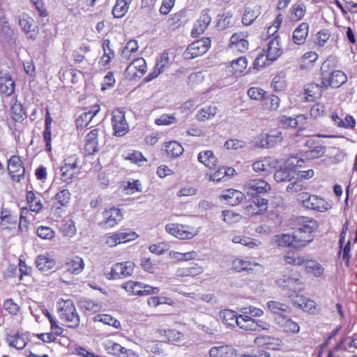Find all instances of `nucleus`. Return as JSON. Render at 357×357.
I'll list each match as a JSON object with an SVG mask.
<instances>
[{
  "label": "nucleus",
  "instance_id": "nucleus-39",
  "mask_svg": "<svg viewBox=\"0 0 357 357\" xmlns=\"http://www.w3.org/2000/svg\"><path fill=\"white\" fill-rule=\"evenodd\" d=\"M13 103L10 107V112L13 119L15 121H22L26 118V113L22 105L17 101L16 98L12 100Z\"/></svg>",
  "mask_w": 357,
  "mask_h": 357
},
{
  "label": "nucleus",
  "instance_id": "nucleus-53",
  "mask_svg": "<svg viewBox=\"0 0 357 357\" xmlns=\"http://www.w3.org/2000/svg\"><path fill=\"white\" fill-rule=\"evenodd\" d=\"M268 308L274 314L282 316V312H286L289 310V306L285 303L275 301H270L266 304Z\"/></svg>",
  "mask_w": 357,
  "mask_h": 357
},
{
  "label": "nucleus",
  "instance_id": "nucleus-37",
  "mask_svg": "<svg viewBox=\"0 0 357 357\" xmlns=\"http://www.w3.org/2000/svg\"><path fill=\"white\" fill-rule=\"evenodd\" d=\"M84 268L83 259L79 257H74L66 264V271L73 274L80 273Z\"/></svg>",
  "mask_w": 357,
  "mask_h": 357
},
{
  "label": "nucleus",
  "instance_id": "nucleus-29",
  "mask_svg": "<svg viewBox=\"0 0 357 357\" xmlns=\"http://www.w3.org/2000/svg\"><path fill=\"white\" fill-rule=\"evenodd\" d=\"M309 24L306 22L301 23L293 32L292 40L298 45L305 43L308 35Z\"/></svg>",
  "mask_w": 357,
  "mask_h": 357
},
{
  "label": "nucleus",
  "instance_id": "nucleus-42",
  "mask_svg": "<svg viewBox=\"0 0 357 357\" xmlns=\"http://www.w3.org/2000/svg\"><path fill=\"white\" fill-rule=\"evenodd\" d=\"M165 151L168 157L177 158L183 154V148L178 142L172 141L166 144Z\"/></svg>",
  "mask_w": 357,
  "mask_h": 357
},
{
  "label": "nucleus",
  "instance_id": "nucleus-41",
  "mask_svg": "<svg viewBox=\"0 0 357 357\" xmlns=\"http://www.w3.org/2000/svg\"><path fill=\"white\" fill-rule=\"evenodd\" d=\"M306 118L304 115H297L296 118L289 117L285 115L280 116L279 117L280 123L286 128H296L298 126V123L301 121H303L305 122Z\"/></svg>",
  "mask_w": 357,
  "mask_h": 357
},
{
  "label": "nucleus",
  "instance_id": "nucleus-45",
  "mask_svg": "<svg viewBox=\"0 0 357 357\" xmlns=\"http://www.w3.org/2000/svg\"><path fill=\"white\" fill-rule=\"evenodd\" d=\"M306 13V6L303 3L294 4L291 8L289 19L291 22L301 20Z\"/></svg>",
  "mask_w": 357,
  "mask_h": 357
},
{
  "label": "nucleus",
  "instance_id": "nucleus-13",
  "mask_svg": "<svg viewBox=\"0 0 357 357\" xmlns=\"http://www.w3.org/2000/svg\"><path fill=\"white\" fill-rule=\"evenodd\" d=\"M70 199V193L68 190L63 189L58 192L54 197V202L51 206L50 211L58 218L62 216L61 207L67 206Z\"/></svg>",
  "mask_w": 357,
  "mask_h": 357
},
{
  "label": "nucleus",
  "instance_id": "nucleus-17",
  "mask_svg": "<svg viewBox=\"0 0 357 357\" xmlns=\"http://www.w3.org/2000/svg\"><path fill=\"white\" fill-rule=\"evenodd\" d=\"M276 284L282 289H289L290 291H292L291 294L301 291L304 288L303 283L299 278L287 275H284L282 278L277 280Z\"/></svg>",
  "mask_w": 357,
  "mask_h": 357
},
{
  "label": "nucleus",
  "instance_id": "nucleus-44",
  "mask_svg": "<svg viewBox=\"0 0 357 357\" xmlns=\"http://www.w3.org/2000/svg\"><path fill=\"white\" fill-rule=\"evenodd\" d=\"M26 199L31 211L36 213L40 211L43 208V204L39 194L36 196L33 191H29L26 194Z\"/></svg>",
  "mask_w": 357,
  "mask_h": 357
},
{
  "label": "nucleus",
  "instance_id": "nucleus-56",
  "mask_svg": "<svg viewBox=\"0 0 357 357\" xmlns=\"http://www.w3.org/2000/svg\"><path fill=\"white\" fill-rule=\"evenodd\" d=\"M284 261L287 264L294 266H301L304 264L303 257L293 251H289L286 253L284 255Z\"/></svg>",
  "mask_w": 357,
  "mask_h": 357
},
{
  "label": "nucleus",
  "instance_id": "nucleus-30",
  "mask_svg": "<svg viewBox=\"0 0 357 357\" xmlns=\"http://www.w3.org/2000/svg\"><path fill=\"white\" fill-rule=\"evenodd\" d=\"M254 342L259 346H266V349L272 350L279 349L282 344L280 339L269 336L257 337Z\"/></svg>",
  "mask_w": 357,
  "mask_h": 357
},
{
  "label": "nucleus",
  "instance_id": "nucleus-16",
  "mask_svg": "<svg viewBox=\"0 0 357 357\" xmlns=\"http://www.w3.org/2000/svg\"><path fill=\"white\" fill-rule=\"evenodd\" d=\"M282 140V132L278 130H272L269 133L261 134L257 142L261 148H271L280 143Z\"/></svg>",
  "mask_w": 357,
  "mask_h": 357
},
{
  "label": "nucleus",
  "instance_id": "nucleus-54",
  "mask_svg": "<svg viewBox=\"0 0 357 357\" xmlns=\"http://www.w3.org/2000/svg\"><path fill=\"white\" fill-rule=\"evenodd\" d=\"M94 320L96 321L102 322L105 324L112 326L115 328H121L120 321L109 314H98L95 317Z\"/></svg>",
  "mask_w": 357,
  "mask_h": 357
},
{
  "label": "nucleus",
  "instance_id": "nucleus-43",
  "mask_svg": "<svg viewBox=\"0 0 357 357\" xmlns=\"http://www.w3.org/2000/svg\"><path fill=\"white\" fill-rule=\"evenodd\" d=\"M36 264L38 270L47 271L53 268L55 261L45 255H39L36 260Z\"/></svg>",
  "mask_w": 357,
  "mask_h": 357
},
{
  "label": "nucleus",
  "instance_id": "nucleus-38",
  "mask_svg": "<svg viewBox=\"0 0 357 357\" xmlns=\"http://www.w3.org/2000/svg\"><path fill=\"white\" fill-rule=\"evenodd\" d=\"M135 238V233H118L108 238L107 243L110 246H114L117 244L125 243Z\"/></svg>",
  "mask_w": 357,
  "mask_h": 357
},
{
  "label": "nucleus",
  "instance_id": "nucleus-35",
  "mask_svg": "<svg viewBox=\"0 0 357 357\" xmlns=\"http://www.w3.org/2000/svg\"><path fill=\"white\" fill-rule=\"evenodd\" d=\"M132 0H116L112 9V14L115 18L123 17L128 12L130 4Z\"/></svg>",
  "mask_w": 357,
  "mask_h": 357
},
{
  "label": "nucleus",
  "instance_id": "nucleus-33",
  "mask_svg": "<svg viewBox=\"0 0 357 357\" xmlns=\"http://www.w3.org/2000/svg\"><path fill=\"white\" fill-rule=\"evenodd\" d=\"M77 306L82 310L92 313L98 312L101 308L100 303L98 301L86 298H81L77 301Z\"/></svg>",
  "mask_w": 357,
  "mask_h": 357
},
{
  "label": "nucleus",
  "instance_id": "nucleus-32",
  "mask_svg": "<svg viewBox=\"0 0 357 357\" xmlns=\"http://www.w3.org/2000/svg\"><path fill=\"white\" fill-rule=\"evenodd\" d=\"M260 13L259 6H256L253 8L246 7L242 16V23L245 26H250L259 17Z\"/></svg>",
  "mask_w": 357,
  "mask_h": 357
},
{
  "label": "nucleus",
  "instance_id": "nucleus-22",
  "mask_svg": "<svg viewBox=\"0 0 357 357\" xmlns=\"http://www.w3.org/2000/svg\"><path fill=\"white\" fill-rule=\"evenodd\" d=\"M105 348L108 354L118 357H131L134 355L132 350L126 349L121 344L111 341L105 343Z\"/></svg>",
  "mask_w": 357,
  "mask_h": 357
},
{
  "label": "nucleus",
  "instance_id": "nucleus-52",
  "mask_svg": "<svg viewBox=\"0 0 357 357\" xmlns=\"http://www.w3.org/2000/svg\"><path fill=\"white\" fill-rule=\"evenodd\" d=\"M305 269L309 273H312L314 276L318 277L323 274L324 268L322 266L314 260H305L304 264Z\"/></svg>",
  "mask_w": 357,
  "mask_h": 357
},
{
  "label": "nucleus",
  "instance_id": "nucleus-61",
  "mask_svg": "<svg viewBox=\"0 0 357 357\" xmlns=\"http://www.w3.org/2000/svg\"><path fill=\"white\" fill-rule=\"evenodd\" d=\"M270 162L267 159L256 161L252 164V169L256 172L267 174L270 172Z\"/></svg>",
  "mask_w": 357,
  "mask_h": 357
},
{
  "label": "nucleus",
  "instance_id": "nucleus-9",
  "mask_svg": "<svg viewBox=\"0 0 357 357\" xmlns=\"http://www.w3.org/2000/svg\"><path fill=\"white\" fill-rule=\"evenodd\" d=\"M210 45L211 40L209 38L192 43L184 52V58L185 59H192L204 54L208 50Z\"/></svg>",
  "mask_w": 357,
  "mask_h": 357
},
{
  "label": "nucleus",
  "instance_id": "nucleus-49",
  "mask_svg": "<svg viewBox=\"0 0 357 357\" xmlns=\"http://www.w3.org/2000/svg\"><path fill=\"white\" fill-rule=\"evenodd\" d=\"M264 101V107L265 109L275 111L280 106V100L277 96L266 93Z\"/></svg>",
  "mask_w": 357,
  "mask_h": 357
},
{
  "label": "nucleus",
  "instance_id": "nucleus-59",
  "mask_svg": "<svg viewBox=\"0 0 357 357\" xmlns=\"http://www.w3.org/2000/svg\"><path fill=\"white\" fill-rule=\"evenodd\" d=\"M9 345L17 349H22L26 345V342L23 335L17 333L15 335L8 337Z\"/></svg>",
  "mask_w": 357,
  "mask_h": 357
},
{
  "label": "nucleus",
  "instance_id": "nucleus-34",
  "mask_svg": "<svg viewBox=\"0 0 357 357\" xmlns=\"http://www.w3.org/2000/svg\"><path fill=\"white\" fill-rule=\"evenodd\" d=\"M197 159L199 162L209 168L214 167L218 163V158L212 151H203L198 154Z\"/></svg>",
  "mask_w": 357,
  "mask_h": 357
},
{
  "label": "nucleus",
  "instance_id": "nucleus-20",
  "mask_svg": "<svg viewBox=\"0 0 357 357\" xmlns=\"http://www.w3.org/2000/svg\"><path fill=\"white\" fill-rule=\"evenodd\" d=\"M275 321L284 333L296 334L300 331L298 324L287 317L279 316L275 318Z\"/></svg>",
  "mask_w": 357,
  "mask_h": 357
},
{
  "label": "nucleus",
  "instance_id": "nucleus-36",
  "mask_svg": "<svg viewBox=\"0 0 357 357\" xmlns=\"http://www.w3.org/2000/svg\"><path fill=\"white\" fill-rule=\"evenodd\" d=\"M234 354V349L229 345L213 347L209 350L210 357H231Z\"/></svg>",
  "mask_w": 357,
  "mask_h": 357
},
{
  "label": "nucleus",
  "instance_id": "nucleus-48",
  "mask_svg": "<svg viewBox=\"0 0 357 357\" xmlns=\"http://www.w3.org/2000/svg\"><path fill=\"white\" fill-rule=\"evenodd\" d=\"M218 109L215 106L210 105L200 109L196 115L199 121H204L213 117L217 114Z\"/></svg>",
  "mask_w": 357,
  "mask_h": 357
},
{
  "label": "nucleus",
  "instance_id": "nucleus-62",
  "mask_svg": "<svg viewBox=\"0 0 357 357\" xmlns=\"http://www.w3.org/2000/svg\"><path fill=\"white\" fill-rule=\"evenodd\" d=\"M143 282L128 281L122 284L121 287L126 289V291L129 292L132 295H137L135 291H138L139 289H142Z\"/></svg>",
  "mask_w": 357,
  "mask_h": 357
},
{
  "label": "nucleus",
  "instance_id": "nucleus-3",
  "mask_svg": "<svg viewBox=\"0 0 357 357\" xmlns=\"http://www.w3.org/2000/svg\"><path fill=\"white\" fill-rule=\"evenodd\" d=\"M313 241V238L308 236L303 239L301 235L282 234L276 236V243L280 247H292L296 249H302Z\"/></svg>",
  "mask_w": 357,
  "mask_h": 357
},
{
  "label": "nucleus",
  "instance_id": "nucleus-7",
  "mask_svg": "<svg viewBox=\"0 0 357 357\" xmlns=\"http://www.w3.org/2000/svg\"><path fill=\"white\" fill-rule=\"evenodd\" d=\"M321 79L322 86L326 89L329 86L338 88L347 82V77L342 70H333L321 75Z\"/></svg>",
  "mask_w": 357,
  "mask_h": 357
},
{
  "label": "nucleus",
  "instance_id": "nucleus-11",
  "mask_svg": "<svg viewBox=\"0 0 357 357\" xmlns=\"http://www.w3.org/2000/svg\"><path fill=\"white\" fill-rule=\"evenodd\" d=\"M103 220L98 223L104 229L113 227L119 224L123 219V213L118 208H112L102 213Z\"/></svg>",
  "mask_w": 357,
  "mask_h": 357
},
{
  "label": "nucleus",
  "instance_id": "nucleus-1",
  "mask_svg": "<svg viewBox=\"0 0 357 357\" xmlns=\"http://www.w3.org/2000/svg\"><path fill=\"white\" fill-rule=\"evenodd\" d=\"M58 315L61 321H63L68 327L76 328L79 325L80 317L77 312L73 302L68 299H63L57 302Z\"/></svg>",
  "mask_w": 357,
  "mask_h": 357
},
{
  "label": "nucleus",
  "instance_id": "nucleus-26",
  "mask_svg": "<svg viewBox=\"0 0 357 357\" xmlns=\"http://www.w3.org/2000/svg\"><path fill=\"white\" fill-rule=\"evenodd\" d=\"M271 325L261 319H256L252 317H247L245 319L244 331H268Z\"/></svg>",
  "mask_w": 357,
  "mask_h": 357
},
{
  "label": "nucleus",
  "instance_id": "nucleus-57",
  "mask_svg": "<svg viewBox=\"0 0 357 357\" xmlns=\"http://www.w3.org/2000/svg\"><path fill=\"white\" fill-rule=\"evenodd\" d=\"M241 315H245L248 317H260L263 315L264 312L261 309L250 305L244 307H241L239 310Z\"/></svg>",
  "mask_w": 357,
  "mask_h": 357
},
{
  "label": "nucleus",
  "instance_id": "nucleus-6",
  "mask_svg": "<svg viewBox=\"0 0 357 357\" xmlns=\"http://www.w3.org/2000/svg\"><path fill=\"white\" fill-rule=\"evenodd\" d=\"M297 230L296 231V235H301L303 239H306L308 236H311L314 238L312 233L315 231L319 224L317 221L312 218L309 217H299L296 220Z\"/></svg>",
  "mask_w": 357,
  "mask_h": 357
},
{
  "label": "nucleus",
  "instance_id": "nucleus-60",
  "mask_svg": "<svg viewBox=\"0 0 357 357\" xmlns=\"http://www.w3.org/2000/svg\"><path fill=\"white\" fill-rule=\"evenodd\" d=\"M102 49L104 54L101 59L103 61L105 57H107V59L104 61V62L105 64H108L115 56L114 51L110 48V41L109 39H105L103 40Z\"/></svg>",
  "mask_w": 357,
  "mask_h": 357
},
{
  "label": "nucleus",
  "instance_id": "nucleus-31",
  "mask_svg": "<svg viewBox=\"0 0 357 357\" xmlns=\"http://www.w3.org/2000/svg\"><path fill=\"white\" fill-rule=\"evenodd\" d=\"M221 197L225 200L228 204L236 206L242 202L244 198V194L236 190L229 189L221 195Z\"/></svg>",
  "mask_w": 357,
  "mask_h": 357
},
{
  "label": "nucleus",
  "instance_id": "nucleus-64",
  "mask_svg": "<svg viewBox=\"0 0 357 357\" xmlns=\"http://www.w3.org/2000/svg\"><path fill=\"white\" fill-rule=\"evenodd\" d=\"M61 180L66 183H70L75 176V169L61 166L59 169Z\"/></svg>",
  "mask_w": 357,
  "mask_h": 357
},
{
  "label": "nucleus",
  "instance_id": "nucleus-4",
  "mask_svg": "<svg viewBox=\"0 0 357 357\" xmlns=\"http://www.w3.org/2000/svg\"><path fill=\"white\" fill-rule=\"evenodd\" d=\"M298 200L302 203L303 207L324 212L331 208L330 204L324 199L307 192H303L298 195Z\"/></svg>",
  "mask_w": 357,
  "mask_h": 357
},
{
  "label": "nucleus",
  "instance_id": "nucleus-27",
  "mask_svg": "<svg viewBox=\"0 0 357 357\" xmlns=\"http://www.w3.org/2000/svg\"><path fill=\"white\" fill-rule=\"evenodd\" d=\"M230 47L234 50L243 52L248 48V41L243 33H234L230 38Z\"/></svg>",
  "mask_w": 357,
  "mask_h": 357
},
{
  "label": "nucleus",
  "instance_id": "nucleus-40",
  "mask_svg": "<svg viewBox=\"0 0 357 357\" xmlns=\"http://www.w3.org/2000/svg\"><path fill=\"white\" fill-rule=\"evenodd\" d=\"M319 56L315 52H307L299 59L298 64L302 69L310 68L317 60Z\"/></svg>",
  "mask_w": 357,
  "mask_h": 357
},
{
  "label": "nucleus",
  "instance_id": "nucleus-58",
  "mask_svg": "<svg viewBox=\"0 0 357 357\" xmlns=\"http://www.w3.org/2000/svg\"><path fill=\"white\" fill-rule=\"evenodd\" d=\"M247 59L244 56H241L231 62V67L233 69V73L237 74L242 73L247 66Z\"/></svg>",
  "mask_w": 357,
  "mask_h": 357
},
{
  "label": "nucleus",
  "instance_id": "nucleus-63",
  "mask_svg": "<svg viewBox=\"0 0 357 357\" xmlns=\"http://www.w3.org/2000/svg\"><path fill=\"white\" fill-rule=\"evenodd\" d=\"M37 235L41 239L52 240L55 233L50 227L40 226L37 229Z\"/></svg>",
  "mask_w": 357,
  "mask_h": 357
},
{
  "label": "nucleus",
  "instance_id": "nucleus-21",
  "mask_svg": "<svg viewBox=\"0 0 357 357\" xmlns=\"http://www.w3.org/2000/svg\"><path fill=\"white\" fill-rule=\"evenodd\" d=\"M211 22V17L208 15V10H202L199 19L194 25V28L191 31V36L197 37L198 35L204 33Z\"/></svg>",
  "mask_w": 357,
  "mask_h": 357
},
{
  "label": "nucleus",
  "instance_id": "nucleus-8",
  "mask_svg": "<svg viewBox=\"0 0 357 357\" xmlns=\"http://www.w3.org/2000/svg\"><path fill=\"white\" fill-rule=\"evenodd\" d=\"M247 316L237 314L236 312L231 310H223L220 312V318L222 322L231 328L238 326L241 329L244 330L245 319Z\"/></svg>",
  "mask_w": 357,
  "mask_h": 357
},
{
  "label": "nucleus",
  "instance_id": "nucleus-2",
  "mask_svg": "<svg viewBox=\"0 0 357 357\" xmlns=\"http://www.w3.org/2000/svg\"><path fill=\"white\" fill-rule=\"evenodd\" d=\"M282 50L281 48L280 37L278 36L273 38L268 43L266 49V58H261L260 56L255 59L254 62L255 68L263 67L268 63L266 61L273 62L275 61L282 54Z\"/></svg>",
  "mask_w": 357,
  "mask_h": 357
},
{
  "label": "nucleus",
  "instance_id": "nucleus-18",
  "mask_svg": "<svg viewBox=\"0 0 357 357\" xmlns=\"http://www.w3.org/2000/svg\"><path fill=\"white\" fill-rule=\"evenodd\" d=\"M19 24L28 38H36L38 32L36 31V26L32 17L26 13H22L19 17Z\"/></svg>",
  "mask_w": 357,
  "mask_h": 357
},
{
  "label": "nucleus",
  "instance_id": "nucleus-46",
  "mask_svg": "<svg viewBox=\"0 0 357 357\" xmlns=\"http://www.w3.org/2000/svg\"><path fill=\"white\" fill-rule=\"evenodd\" d=\"M257 265V264H252L250 261L242 259H236L232 261V268L236 272H241L243 271L249 272L253 270V266Z\"/></svg>",
  "mask_w": 357,
  "mask_h": 357
},
{
  "label": "nucleus",
  "instance_id": "nucleus-55",
  "mask_svg": "<svg viewBox=\"0 0 357 357\" xmlns=\"http://www.w3.org/2000/svg\"><path fill=\"white\" fill-rule=\"evenodd\" d=\"M337 61L338 60L336 56H328L321 66V75H324V73H330L331 71L334 70V68L337 66Z\"/></svg>",
  "mask_w": 357,
  "mask_h": 357
},
{
  "label": "nucleus",
  "instance_id": "nucleus-12",
  "mask_svg": "<svg viewBox=\"0 0 357 357\" xmlns=\"http://www.w3.org/2000/svg\"><path fill=\"white\" fill-rule=\"evenodd\" d=\"M112 123L114 134L116 136L121 137L124 135L128 129V125L125 118V113L120 109H116L113 112Z\"/></svg>",
  "mask_w": 357,
  "mask_h": 357
},
{
  "label": "nucleus",
  "instance_id": "nucleus-51",
  "mask_svg": "<svg viewBox=\"0 0 357 357\" xmlns=\"http://www.w3.org/2000/svg\"><path fill=\"white\" fill-rule=\"evenodd\" d=\"M203 273V268L197 265L188 268L177 269L176 275L178 277L196 276Z\"/></svg>",
  "mask_w": 357,
  "mask_h": 357
},
{
  "label": "nucleus",
  "instance_id": "nucleus-15",
  "mask_svg": "<svg viewBox=\"0 0 357 357\" xmlns=\"http://www.w3.org/2000/svg\"><path fill=\"white\" fill-rule=\"evenodd\" d=\"M8 171L13 181L18 182L21 177L24 176L25 169L19 156L13 155L10 157L8 162Z\"/></svg>",
  "mask_w": 357,
  "mask_h": 357
},
{
  "label": "nucleus",
  "instance_id": "nucleus-47",
  "mask_svg": "<svg viewBox=\"0 0 357 357\" xmlns=\"http://www.w3.org/2000/svg\"><path fill=\"white\" fill-rule=\"evenodd\" d=\"M295 172L289 169L283 168L278 169L274 174V179L278 183L289 181L294 177Z\"/></svg>",
  "mask_w": 357,
  "mask_h": 357
},
{
  "label": "nucleus",
  "instance_id": "nucleus-10",
  "mask_svg": "<svg viewBox=\"0 0 357 357\" xmlns=\"http://www.w3.org/2000/svg\"><path fill=\"white\" fill-rule=\"evenodd\" d=\"M135 264L130 261L116 263L114 264L110 272L107 274L109 280L124 278L130 276L133 273Z\"/></svg>",
  "mask_w": 357,
  "mask_h": 357
},
{
  "label": "nucleus",
  "instance_id": "nucleus-19",
  "mask_svg": "<svg viewBox=\"0 0 357 357\" xmlns=\"http://www.w3.org/2000/svg\"><path fill=\"white\" fill-rule=\"evenodd\" d=\"M245 187L248 190V194L251 196L264 194L271 190L270 185L261 179L250 181L246 183Z\"/></svg>",
  "mask_w": 357,
  "mask_h": 357
},
{
  "label": "nucleus",
  "instance_id": "nucleus-23",
  "mask_svg": "<svg viewBox=\"0 0 357 357\" xmlns=\"http://www.w3.org/2000/svg\"><path fill=\"white\" fill-rule=\"evenodd\" d=\"M15 87V82L11 75L7 73L0 72V92L10 96L14 93Z\"/></svg>",
  "mask_w": 357,
  "mask_h": 357
},
{
  "label": "nucleus",
  "instance_id": "nucleus-25",
  "mask_svg": "<svg viewBox=\"0 0 357 357\" xmlns=\"http://www.w3.org/2000/svg\"><path fill=\"white\" fill-rule=\"evenodd\" d=\"M165 230L167 233L180 239H190L193 236L192 232L186 231L183 225L178 224H167Z\"/></svg>",
  "mask_w": 357,
  "mask_h": 357
},
{
  "label": "nucleus",
  "instance_id": "nucleus-50",
  "mask_svg": "<svg viewBox=\"0 0 357 357\" xmlns=\"http://www.w3.org/2000/svg\"><path fill=\"white\" fill-rule=\"evenodd\" d=\"M322 88H324L322 84H319L316 83H312L307 86V87L305 89V95L307 96L308 98H311L310 100H312L314 99L319 98L322 94Z\"/></svg>",
  "mask_w": 357,
  "mask_h": 357
},
{
  "label": "nucleus",
  "instance_id": "nucleus-14",
  "mask_svg": "<svg viewBox=\"0 0 357 357\" xmlns=\"http://www.w3.org/2000/svg\"><path fill=\"white\" fill-rule=\"evenodd\" d=\"M146 72V63L143 58L134 59L126 68L125 75L130 79L141 77Z\"/></svg>",
  "mask_w": 357,
  "mask_h": 357
},
{
  "label": "nucleus",
  "instance_id": "nucleus-28",
  "mask_svg": "<svg viewBox=\"0 0 357 357\" xmlns=\"http://www.w3.org/2000/svg\"><path fill=\"white\" fill-rule=\"evenodd\" d=\"M99 111V106L95 105L94 107H93L92 109H89L88 112H82L76 119L77 128H82L86 127Z\"/></svg>",
  "mask_w": 357,
  "mask_h": 357
},
{
  "label": "nucleus",
  "instance_id": "nucleus-24",
  "mask_svg": "<svg viewBox=\"0 0 357 357\" xmlns=\"http://www.w3.org/2000/svg\"><path fill=\"white\" fill-rule=\"evenodd\" d=\"M98 129H93L86 135L84 145V151L86 154L92 155L98 151Z\"/></svg>",
  "mask_w": 357,
  "mask_h": 357
},
{
  "label": "nucleus",
  "instance_id": "nucleus-5",
  "mask_svg": "<svg viewBox=\"0 0 357 357\" xmlns=\"http://www.w3.org/2000/svg\"><path fill=\"white\" fill-rule=\"evenodd\" d=\"M326 152L324 142L317 138H310L305 141L303 156L307 160H313L322 157Z\"/></svg>",
  "mask_w": 357,
  "mask_h": 357
}]
</instances>
